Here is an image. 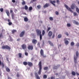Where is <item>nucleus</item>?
Wrapping results in <instances>:
<instances>
[{"label": "nucleus", "mask_w": 79, "mask_h": 79, "mask_svg": "<svg viewBox=\"0 0 79 79\" xmlns=\"http://www.w3.org/2000/svg\"><path fill=\"white\" fill-rule=\"evenodd\" d=\"M76 57L75 56H74V61L76 64L77 63V58H78V56H79V53L78 52V51H76Z\"/></svg>", "instance_id": "f257e3e1"}, {"label": "nucleus", "mask_w": 79, "mask_h": 79, "mask_svg": "<svg viewBox=\"0 0 79 79\" xmlns=\"http://www.w3.org/2000/svg\"><path fill=\"white\" fill-rule=\"evenodd\" d=\"M2 49H6L7 50H10L11 49V48L8 45H6L3 46L2 47Z\"/></svg>", "instance_id": "f03ea898"}, {"label": "nucleus", "mask_w": 79, "mask_h": 79, "mask_svg": "<svg viewBox=\"0 0 79 79\" xmlns=\"http://www.w3.org/2000/svg\"><path fill=\"white\" fill-rule=\"evenodd\" d=\"M45 31L44 30H43L42 31V34L41 35V31H40V40H42V36H44V35H45Z\"/></svg>", "instance_id": "7ed1b4c3"}, {"label": "nucleus", "mask_w": 79, "mask_h": 79, "mask_svg": "<svg viewBox=\"0 0 79 79\" xmlns=\"http://www.w3.org/2000/svg\"><path fill=\"white\" fill-rule=\"evenodd\" d=\"M40 53L41 56H42L43 58H45V57H46V56L44 55V53L43 50L41 49L40 50Z\"/></svg>", "instance_id": "20e7f679"}, {"label": "nucleus", "mask_w": 79, "mask_h": 79, "mask_svg": "<svg viewBox=\"0 0 79 79\" xmlns=\"http://www.w3.org/2000/svg\"><path fill=\"white\" fill-rule=\"evenodd\" d=\"M10 13H11V16L12 19H15V14L14 12H13V10H10Z\"/></svg>", "instance_id": "39448f33"}, {"label": "nucleus", "mask_w": 79, "mask_h": 79, "mask_svg": "<svg viewBox=\"0 0 79 79\" xmlns=\"http://www.w3.org/2000/svg\"><path fill=\"white\" fill-rule=\"evenodd\" d=\"M64 6L65 7V8L68 10L69 11H70V12H71L72 13H73V11L71 9V8L70 7H68V6H67L66 4L64 5Z\"/></svg>", "instance_id": "423d86ee"}, {"label": "nucleus", "mask_w": 79, "mask_h": 79, "mask_svg": "<svg viewBox=\"0 0 79 79\" xmlns=\"http://www.w3.org/2000/svg\"><path fill=\"white\" fill-rule=\"evenodd\" d=\"M32 42L33 44L35 45V44H37V41L36 40L33 39L32 41Z\"/></svg>", "instance_id": "0eeeda50"}, {"label": "nucleus", "mask_w": 79, "mask_h": 79, "mask_svg": "<svg viewBox=\"0 0 79 79\" xmlns=\"http://www.w3.org/2000/svg\"><path fill=\"white\" fill-rule=\"evenodd\" d=\"M33 46L32 45H29L28 46L27 48L29 50H33Z\"/></svg>", "instance_id": "6e6552de"}, {"label": "nucleus", "mask_w": 79, "mask_h": 79, "mask_svg": "<svg viewBox=\"0 0 79 79\" xmlns=\"http://www.w3.org/2000/svg\"><path fill=\"white\" fill-rule=\"evenodd\" d=\"M24 34H25V31H23L20 34V37H23L24 35Z\"/></svg>", "instance_id": "1a4fd4ad"}, {"label": "nucleus", "mask_w": 79, "mask_h": 79, "mask_svg": "<svg viewBox=\"0 0 79 79\" xmlns=\"http://www.w3.org/2000/svg\"><path fill=\"white\" fill-rule=\"evenodd\" d=\"M7 21L8 22V24L9 26H11V25L13 24V23L10 19H8L7 20Z\"/></svg>", "instance_id": "9d476101"}, {"label": "nucleus", "mask_w": 79, "mask_h": 79, "mask_svg": "<svg viewBox=\"0 0 79 79\" xmlns=\"http://www.w3.org/2000/svg\"><path fill=\"white\" fill-rule=\"evenodd\" d=\"M22 47L23 48V50H25V49H26V48H27V47L26 46V44H23L22 45Z\"/></svg>", "instance_id": "9b49d317"}, {"label": "nucleus", "mask_w": 79, "mask_h": 79, "mask_svg": "<svg viewBox=\"0 0 79 79\" xmlns=\"http://www.w3.org/2000/svg\"><path fill=\"white\" fill-rule=\"evenodd\" d=\"M50 2L51 3H52V4L53 5H54V6H56L55 4L54 3H56V1L54 0L52 1L51 0L50 1Z\"/></svg>", "instance_id": "f8f14e48"}, {"label": "nucleus", "mask_w": 79, "mask_h": 79, "mask_svg": "<svg viewBox=\"0 0 79 79\" xmlns=\"http://www.w3.org/2000/svg\"><path fill=\"white\" fill-rule=\"evenodd\" d=\"M75 6L76 5H75L74 4H72L71 6V9H72V10L74 9V8H75Z\"/></svg>", "instance_id": "ddd939ff"}, {"label": "nucleus", "mask_w": 79, "mask_h": 79, "mask_svg": "<svg viewBox=\"0 0 79 79\" xmlns=\"http://www.w3.org/2000/svg\"><path fill=\"white\" fill-rule=\"evenodd\" d=\"M42 71V62L41 61H40V74Z\"/></svg>", "instance_id": "4468645a"}, {"label": "nucleus", "mask_w": 79, "mask_h": 79, "mask_svg": "<svg viewBox=\"0 0 79 79\" xmlns=\"http://www.w3.org/2000/svg\"><path fill=\"white\" fill-rule=\"evenodd\" d=\"M37 35H40V30L38 29H36V30Z\"/></svg>", "instance_id": "2eb2a0df"}, {"label": "nucleus", "mask_w": 79, "mask_h": 79, "mask_svg": "<svg viewBox=\"0 0 79 79\" xmlns=\"http://www.w3.org/2000/svg\"><path fill=\"white\" fill-rule=\"evenodd\" d=\"M49 4L46 3L43 6L44 8H47L49 6Z\"/></svg>", "instance_id": "dca6fc26"}, {"label": "nucleus", "mask_w": 79, "mask_h": 79, "mask_svg": "<svg viewBox=\"0 0 79 79\" xmlns=\"http://www.w3.org/2000/svg\"><path fill=\"white\" fill-rule=\"evenodd\" d=\"M35 74L36 76V78L37 79H40V77H39V75H38V74L37 73H35Z\"/></svg>", "instance_id": "f3484780"}, {"label": "nucleus", "mask_w": 79, "mask_h": 79, "mask_svg": "<svg viewBox=\"0 0 79 79\" xmlns=\"http://www.w3.org/2000/svg\"><path fill=\"white\" fill-rule=\"evenodd\" d=\"M52 31H50L48 33V35L49 37H51L52 35Z\"/></svg>", "instance_id": "a211bd4d"}, {"label": "nucleus", "mask_w": 79, "mask_h": 79, "mask_svg": "<svg viewBox=\"0 0 79 79\" xmlns=\"http://www.w3.org/2000/svg\"><path fill=\"white\" fill-rule=\"evenodd\" d=\"M27 64L30 66V67H31V66H32V63L30 62H28L27 63Z\"/></svg>", "instance_id": "6ab92c4d"}, {"label": "nucleus", "mask_w": 79, "mask_h": 79, "mask_svg": "<svg viewBox=\"0 0 79 79\" xmlns=\"http://www.w3.org/2000/svg\"><path fill=\"white\" fill-rule=\"evenodd\" d=\"M5 68L7 72H10V69H9V68L8 67H7L6 66H5Z\"/></svg>", "instance_id": "aec40b11"}, {"label": "nucleus", "mask_w": 79, "mask_h": 79, "mask_svg": "<svg viewBox=\"0 0 79 79\" xmlns=\"http://www.w3.org/2000/svg\"><path fill=\"white\" fill-rule=\"evenodd\" d=\"M6 13L8 16H10V12H9V11H8V10H6Z\"/></svg>", "instance_id": "412c9836"}, {"label": "nucleus", "mask_w": 79, "mask_h": 79, "mask_svg": "<svg viewBox=\"0 0 79 79\" xmlns=\"http://www.w3.org/2000/svg\"><path fill=\"white\" fill-rule=\"evenodd\" d=\"M64 40H65L64 43L65 45H67L69 44V41L68 40H65V39H64Z\"/></svg>", "instance_id": "4be33fe9"}, {"label": "nucleus", "mask_w": 79, "mask_h": 79, "mask_svg": "<svg viewBox=\"0 0 79 79\" xmlns=\"http://www.w3.org/2000/svg\"><path fill=\"white\" fill-rule=\"evenodd\" d=\"M48 42L50 45L51 46H52V47H53L54 46L53 44V43H52L50 41H48Z\"/></svg>", "instance_id": "5701e85b"}, {"label": "nucleus", "mask_w": 79, "mask_h": 79, "mask_svg": "<svg viewBox=\"0 0 79 79\" xmlns=\"http://www.w3.org/2000/svg\"><path fill=\"white\" fill-rule=\"evenodd\" d=\"M2 65V68H4V64H3V63H2V61H1V60H0V66Z\"/></svg>", "instance_id": "b1692460"}, {"label": "nucleus", "mask_w": 79, "mask_h": 79, "mask_svg": "<svg viewBox=\"0 0 79 79\" xmlns=\"http://www.w3.org/2000/svg\"><path fill=\"white\" fill-rule=\"evenodd\" d=\"M24 21L25 22H27V21H28V18H27V17L24 18Z\"/></svg>", "instance_id": "393cba45"}, {"label": "nucleus", "mask_w": 79, "mask_h": 79, "mask_svg": "<svg viewBox=\"0 0 79 79\" xmlns=\"http://www.w3.org/2000/svg\"><path fill=\"white\" fill-rule=\"evenodd\" d=\"M2 33H1L0 34V39H2L3 38V35H2Z\"/></svg>", "instance_id": "a878e982"}, {"label": "nucleus", "mask_w": 79, "mask_h": 79, "mask_svg": "<svg viewBox=\"0 0 79 79\" xmlns=\"http://www.w3.org/2000/svg\"><path fill=\"white\" fill-rule=\"evenodd\" d=\"M11 32H12V33L13 34H15V33L16 32V30H12Z\"/></svg>", "instance_id": "bb28decb"}, {"label": "nucleus", "mask_w": 79, "mask_h": 79, "mask_svg": "<svg viewBox=\"0 0 79 79\" xmlns=\"http://www.w3.org/2000/svg\"><path fill=\"white\" fill-rule=\"evenodd\" d=\"M62 37V35H61L60 34H59L58 35L57 37L58 39H60V38H61V37Z\"/></svg>", "instance_id": "cd10ccee"}, {"label": "nucleus", "mask_w": 79, "mask_h": 79, "mask_svg": "<svg viewBox=\"0 0 79 79\" xmlns=\"http://www.w3.org/2000/svg\"><path fill=\"white\" fill-rule=\"evenodd\" d=\"M73 23H75V24H76L77 25H79V23H78V22H77L76 21H74Z\"/></svg>", "instance_id": "c85d7f7f"}, {"label": "nucleus", "mask_w": 79, "mask_h": 79, "mask_svg": "<svg viewBox=\"0 0 79 79\" xmlns=\"http://www.w3.org/2000/svg\"><path fill=\"white\" fill-rule=\"evenodd\" d=\"M72 74L73 76H76V73L74 71H72Z\"/></svg>", "instance_id": "c756f323"}, {"label": "nucleus", "mask_w": 79, "mask_h": 79, "mask_svg": "<svg viewBox=\"0 0 79 79\" xmlns=\"http://www.w3.org/2000/svg\"><path fill=\"white\" fill-rule=\"evenodd\" d=\"M18 55L19 58H21V57H22V53H19L18 54Z\"/></svg>", "instance_id": "7c9ffc66"}, {"label": "nucleus", "mask_w": 79, "mask_h": 79, "mask_svg": "<svg viewBox=\"0 0 79 79\" xmlns=\"http://www.w3.org/2000/svg\"><path fill=\"white\" fill-rule=\"evenodd\" d=\"M76 11L78 13H79V9L77 7L76 8Z\"/></svg>", "instance_id": "2f4dec72"}, {"label": "nucleus", "mask_w": 79, "mask_h": 79, "mask_svg": "<svg viewBox=\"0 0 79 79\" xmlns=\"http://www.w3.org/2000/svg\"><path fill=\"white\" fill-rule=\"evenodd\" d=\"M71 46H74V43L73 42H72L71 43Z\"/></svg>", "instance_id": "473e14b6"}, {"label": "nucleus", "mask_w": 79, "mask_h": 79, "mask_svg": "<svg viewBox=\"0 0 79 79\" xmlns=\"http://www.w3.org/2000/svg\"><path fill=\"white\" fill-rule=\"evenodd\" d=\"M43 78L44 79H47V76L46 75H44L43 76Z\"/></svg>", "instance_id": "72a5a7b5"}, {"label": "nucleus", "mask_w": 79, "mask_h": 79, "mask_svg": "<svg viewBox=\"0 0 79 79\" xmlns=\"http://www.w3.org/2000/svg\"><path fill=\"white\" fill-rule=\"evenodd\" d=\"M74 16H78V15H77V14L76 12H74L73 13Z\"/></svg>", "instance_id": "f704fd0d"}, {"label": "nucleus", "mask_w": 79, "mask_h": 79, "mask_svg": "<svg viewBox=\"0 0 79 79\" xmlns=\"http://www.w3.org/2000/svg\"><path fill=\"white\" fill-rule=\"evenodd\" d=\"M24 8L25 10H27L28 9V7L27 6L25 5L24 6Z\"/></svg>", "instance_id": "c9c22d12"}, {"label": "nucleus", "mask_w": 79, "mask_h": 79, "mask_svg": "<svg viewBox=\"0 0 79 79\" xmlns=\"http://www.w3.org/2000/svg\"><path fill=\"white\" fill-rule=\"evenodd\" d=\"M32 10V6H30L29 8V11H31V10Z\"/></svg>", "instance_id": "e433bc0d"}, {"label": "nucleus", "mask_w": 79, "mask_h": 79, "mask_svg": "<svg viewBox=\"0 0 79 79\" xmlns=\"http://www.w3.org/2000/svg\"><path fill=\"white\" fill-rule=\"evenodd\" d=\"M23 64L24 65H27V62L24 61L23 62Z\"/></svg>", "instance_id": "4c0bfd02"}, {"label": "nucleus", "mask_w": 79, "mask_h": 79, "mask_svg": "<svg viewBox=\"0 0 79 79\" xmlns=\"http://www.w3.org/2000/svg\"><path fill=\"white\" fill-rule=\"evenodd\" d=\"M48 68V67H46L44 68V70H47Z\"/></svg>", "instance_id": "58836bf2"}, {"label": "nucleus", "mask_w": 79, "mask_h": 79, "mask_svg": "<svg viewBox=\"0 0 79 79\" xmlns=\"http://www.w3.org/2000/svg\"><path fill=\"white\" fill-rule=\"evenodd\" d=\"M49 19L50 21H53V17H50Z\"/></svg>", "instance_id": "ea45409f"}, {"label": "nucleus", "mask_w": 79, "mask_h": 79, "mask_svg": "<svg viewBox=\"0 0 79 79\" xmlns=\"http://www.w3.org/2000/svg\"><path fill=\"white\" fill-rule=\"evenodd\" d=\"M22 4L23 5H26V2H25V1H23L22 2Z\"/></svg>", "instance_id": "a19ab883"}, {"label": "nucleus", "mask_w": 79, "mask_h": 79, "mask_svg": "<svg viewBox=\"0 0 79 79\" xmlns=\"http://www.w3.org/2000/svg\"><path fill=\"white\" fill-rule=\"evenodd\" d=\"M57 66H54L53 67V69H57Z\"/></svg>", "instance_id": "79ce46f5"}, {"label": "nucleus", "mask_w": 79, "mask_h": 79, "mask_svg": "<svg viewBox=\"0 0 79 79\" xmlns=\"http://www.w3.org/2000/svg\"><path fill=\"white\" fill-rule=\"evenodd\" d=\"M65 35H67V36H68L69 35V34H68V32H65Z\"/></svg>", "instance_id": "37998d69"}, {"label": "nucleus", "mask_w": 79, "mask_h": 79, "mask_svg": "<svg viewBox=\"0 0 79 79\" xmlns=\"http://www.w3.org/2000/svg\"><path fill=\"white\" fill-rule=\"evenodd\" d=\"M0 11L1 12H3V8H0Z\"/></svg>", "instance_id": "c03bdc74"}, {"label": "nucleus", "mask_w": 79, "mask_h": 79, "mask_svg": "<svg viewBox=\"0 0 79 79\" xmlns=\"http://www.w3.org/2000/svg\"><path fill=\"white\" fill-rule=\"evenodd\" d=\"M51 29V28L50 27H49L48 28L47 32H48L49 31H50Z\"/></svg>", "instance_id": "a18cd8bd"}, {"label": "nucleus", "mask_w": 79, "mask_h": 79, "mask_svg": "<svg viewBox=\"0 0 79 79\" xmlns=\"http://www.w3.org/2000/svg\"><path fill=\"white\" fill-rule=\"evenodd\" d=\"M67 26H68V27H70L71 24H70V23H67Z\"/></svg>", "instance_id": "49530a36"}, {"label": "nucleus", "mask_w": 79, "mask_h": 79, "mask_svg": "<svg viewBox=\"0 0 79 79\" xmlns=\"http://www.w3.org/2000/svg\"><path fill=\"white\" fill-rule=\"evenodd\" d=\"M56 3L58 4H59L60 3V1L59 0H56Z\"/></svg>", "instance_id": "de8ad7c7"}, {"label": "nucleus", "mask_w": 79, "mask_h": 79, "mask_svg": "<svg viewBox=\"0 0 79 79\" xmlns=\"http://www.w3.org/2000/svg\"><path fill=\"white\" fill-rule=\"evenodd\" d=\"M55 13L56 15H59V13H58V12L56 11L55 12Z\"/></svg>", "instance_id": "09e8293b"}, {"label": "nucleus", "mask_w": 79, "mask_h": 79, "mask_svg": "<svg viewBox=\"0 0 79 79\" xmlns=\"http://www.w3.org/2000/svg\"><path fill=\"white\" fill-rule=\"evenodd\" d=\"M25 55L26 56H27L28 55V53H27V52H25Z\"/></svg>", "instance_id": "8fccbe9b"}, {"label": "nucleus", "mask_w": 79, "mask_h": 79, "mask_svg": "<svg viewBox=\"0 0 79 79\" xmlns=\"http://www.w3.org/2000/svg\"><path fill=\"white\" fill-rule=\"evenodd\" d=\"M76 46H77V47H79V43H78L76 44Z\"/></svg>", "instance_id": "3c124183"}, {"label": "nucleus", "mask_w": 79, "mask_h": 79, "mask_svg": "<svg viewBox=\"0 0 79 79\" xmlns=\"http://www.w3.org/2000/svg\"><path fill=\"white\" fill-rule=\"evenodd\" d=\"M51 79H55V77H51Z\"/></svg>", "instance_id": "603ef678"}, {"label": "nucleus", "mask_w": 79, "mask_h": 79, "mask_svg": "<svg viewBox=\"0 0 79 79\" xmlns=\"http://www.w3.org/2000/svg\"><path fill=\"white\" fill-rule=\"evenodd\" d=\"M10 37V41H12L13 40V39H12V38H11V37L10 36H9Z\"/></svg>", "instance_id": "864d4df0"}, {"label": "nucleus", "mask_w": 79, "mask_h": 79, "mask_svg": "<svg viewBox=\"0 0 79 79\" xmlns=\"http://www.w3.org/2000/svg\"><path fill=\"white\" fill-rule=\"evenodd\" d=\"M12 2L13 3H15V2H16V1H15V0H12Z\"/></svg>", "instance_id": "5fc2aeb1"}, {"label": "nucleus", "mask_w": 79, "mask_h": 79, "mask_svg": "<svg viewBox=\"0 0 79 79\" xmlns=\"http://www.w3.org/2000/svg\"><path fill=\"white\" fill-rule=\"evenodd\" d=\"M55 37V34H54L52 36V39H53Z\"/></svg>", "instance_id": "6e6d98bb"}, {"label": "nucleus", "mask_w": 79, "mask_h": 79, "mask_svg": "<svg viewBox=\"0 0 79 79\" xmlns=\"http://www.w3.org/2000/svg\"><path fill=\"white\" fill-rule=\"evenodd\" d=\"M37 45H38V47H40V43H38L37 44Z\"/></svg>", "instance_id": "4d7b16f0"}, {"label": "nucleus", "mask_w": 79, "mask_h": 79, "mask_svg": "<svg viewBox=\"0 0 79 79\" xmlns=\"http://www.w3.org/2000/svg\"><path fill=\"white\" fill-rule=\"evenodd\" d=\"M37 8H38V9H39V8H40V5H38L37 6Z\"/></svg>", "instance_id": "13d9d810"}, {"label": "nucleus", "mask_w": 79, "mask_h": 79, "mask_svg": "<svg viewBox=\"0 0 79 79\" xmlns=\"http://www.w3.org/2000/svg\"><path fill=\"white\" fill-rule=\"evenodd\" d=\"M43 45H45V43L44 41H43Z\"/></svg>", "instance_id": "bf43d9fd"}, {"label": "nucleus", "mask_w": 79, "mask_h": 79, "mask_svg": "<svg viewBox=\"0 0 79 79\" xmlns=\"http://www.w3.org/2000/svg\"><path fill=\"white\" fill-rule=\"evenodd\" d=\"M76 75H77V76H79V73H76Z\"/></svg>", "instance_id": "052dcab7"}, {"label": "nucleus", "mask_w": 79, "mask_h": 79, "mask_svg": "<svg viewBox=\"0 0 79 79\" xmlns=\"http://www.w3.org/2000/svg\"><path fill=\"white\" fill-rule=\"evenodd\" d=\"M17 77H19V74H17Z\"/></svg>", "instance_id": "680f3d73"}, {"label": "nucleus", "mask_w": 79, "mask_h": 79, "mask_svg": "<svg viewBox=\"0 0 79 79\" xmlns=\"http://www.w3.org/2000/svg\"><path fill=\"white\" fill-rule=\"evenodd\" d=\"M20 40V39L19 38H18L17 40V41H19Z\"/></svg>", "instance_id": "e2e57ef3"}, {"label": "nucleus", "mask_w": 79, "mask_h": 79, "mask_svg": "<svg viewBox=\"0 0 79 79\" xmlns=\"http://www.w3.org/2000/svg\"><path fill=\"white\" fill-rule=\"evenodd\" d=\"M38 65H39V68H40V62H39Z\"/></svg>", "instance_id": "0e129e2a"}, {"label": "nucleus", "mask_w": 79, "mask_h": 79, "mask_svg": "<svg viewBox=\"0 0 79 79\" xmlns=\"http://www.w3.org/2000/svg\"><path fill=\"white\" fill-rule=\"evenodd\" d=\"M66 59V58L65 57H64V61Z\"/></svg>", "instance_id": "69168bd1"}, {"label": "nucleus", "mask_w": 79, "mask_h": 79, "mask_svg": "<svg viewBox=\"0 0 79 79\" xmlns=\"http://www.w3.org/2000/svg\"><path fill=\"white\" fill-rule=\"evenodd\" d=\"M8 79H11V77H8Z\"/></svg>", "instance_id": "338daca9"}, {"label": "nucleus", "mask_w": 79, "mask_h": 79, "mask_svg": "<svg viewBox=\"0 0 79 79\" xmlns=\"http://www.w3.org/2000/svg\"><path fill=\"white\" fill-rule=\"evenodd\" d=\"M40 23H43V22L42 21H40Z\"/></svg>", "instance_id": "774afa93"}]
</instances>
